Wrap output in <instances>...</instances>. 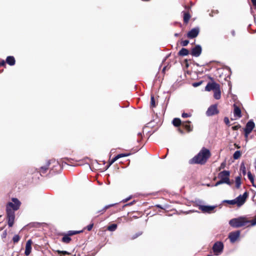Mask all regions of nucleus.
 Wrapping results in <instances>:
<instances>
[{"label": "nucleus", "instance_id": "f257e3e1", "mask_svg": "<svg viewBox=\"0 0 256 256\" xmlns=\"http://www.w3.org/2000/svg\"><path fill=\"white\" fill-rule=\"evenodd\" d=\"M210 150L203 147L196 156L190 160V164H204L210 158Z\"/></svg>", "mask_w": 256, "mask_h": 256}, {"label": "nucleus", "instance_id": "f03ea898", "mask_svg": "<svg viewBox=\"0 0 256 256\" xmlns=\"http://www.w3.org/2000/svg\"><path fill=\"white\" fill-rule=\"evenodd\" d=\"M250 222L246 220L244 216H240L237 218H234L229 221V224L234 228H238L246 226L250 224Z\"/></svg>", "mask_w": 256, "mask_h": 256}, {"label": "nucleus", "instance_id": "7ed1b4c3", "mask_svg": "<svg viewBox=\"0 0 256 256\" xmlns=\"http://www.w3.org/2000/svg\"><path fill=\"white\" fill-rule=\"evenodd\" d=\"M230 172L229 170H223L218 174V178L220 180L218 181L214 184L216 186L222 184H226L230 186L232 184V182L230 180Z\"/></svg>", "mask_w": 256, "mask_h": 256}, {"label": "nucleus", "instance_id": "20e7f679", "mask_svg": "<svg viewBox=\"0 0 256 256\" xmlns=\"http://www.w3.org/2000/svg\"><path fill=\"white\" fill-rule=\"evenodd\" d=\"M50 165V174H53L60 172L62 168L58 162L54 160H50L48 161V166Z\"/></svg>", "mask_w": 256, "mask_h": 256}, {"label": "nucleus", "instance_id": "39448f33", "mask_svg": "<svg viewBox=\"0 0 256 256\" xmlns=\"http://www.w3.org/2000/svg\"><path fill=\"white\" fill-rule=\"evenodd\" d=\"M12 202H8L6 206V212L8 210H12L14 212L18 210L21 204L20 202L16 198H12Z\"/></svg>", "mask_w": 256, "mask_h": 256}, {"label": "nucleus", "instance_id": "423d86ee", "mask_svg": "<svg viewBox=\"0 0 256 256\" xmlns=\"http://www.w3.org/2000/svg\"><path fill=\"white\" fill-rule=\"evenodd\" d=\"M78 234H80V230H70L66 234L62 233L60 235L63 236L61 241L65 244H69L72 240L70 236Z\"/></svg>", "mask_w": 256, "mask_h": 256}, {"label": "nucleus", "instance_id": "0eeeda50", "mask_svg": "<svg viewBox=\"0 0 256 256\" xmlns=\"http://www.w3.org/2000/svg\"><path fill=\"white\" fill-rule=\"evenodd\" d=\"M255 126V124L252 120H250L246 124V127L244 128V137L247 138L249 134L252 132Z\"/></svg>", "mask_w": 256, "mask_h": 256}, {"label": "nucleus", "instance_id": "6e6552de", "mask_svg": "<svg viewBox=\"0 0 256 256\" xmlns=\"http://www.w3.org/2000/svg\"><path fill=\"white\" fill-rule=\"evenodd\" d=\"M224 244L222 242H216L212 246V250L216 256L220 254L223 251Z\"/></svg>", "mask_w": 256, "mask_h": 256}, {"label": "nucleus", "instance_id": "1a4fd4ad", "mask_svg": "<svg viewBox=\"0 0 256 256\" xmlns=\"http://www.w3.org/2000/svg\"><path fill=\"white\" fill-rule=\"evenodd\" d=\"M6 212L8 226L9 227H12L14 222L15 213L14 210H9Z\"/></svg>", "mask_w": 256, "mask_h": 256}, {"label": "nucleus", "instance_id": "9d476101", "mask_svg": "<svg viewBox=\"0 0 256 256\" xmlns=\"http://www.w3.org/2000/svg\"><path fill=\"white\" fill-rule=\"evenodd\" d=\"M248 196V194L246 192H245L242 196L240 195L236 198L234 199L236 204L238 206H240L244 204L246 202V198Z\"/></svg>", "mask_w": 256, "mask_h": 256}, {"label": "nucleus", "instance_id": "9b49d317", "mask_svg": "<svg viewBox=\"0 0 256 256\" xmlns=\"http://www.w3.org/2000/svg\"><path fill=\"white\" fill-rule=\"evenodd\" d=\"M64 164H67L68 166H78L80 165L78 161L74 160L73 159L68 158H64L62 159V166H64Z\"/></svg>", "mask_w": 256, "mask_h": 256}, {"label": "nucleus", "instance_id": "f8f14e48", "mask_svg": "<svg viewBox=\"0 0 256 256\" xmlns=\"http://www.w3.org/2000/svg\"><path fill=\"white\" fill-rule=\"evenodd\" d=\"M202 52V48L200 45L197 44L192 49L190 54L195 57L199 56Z\"/></svg>", "mask_w": 256, "mask_h": 256}, {"label": "nucleus", "instance_id": "ddd939ff", "mask_svg": "<svg viewBox=\"0 0 256 256\" xmlns=\"http://www.w3.org/2000/svg\"><path fill=\"white\" fill-rule=\"evenodd\" d=\"M218 110L217 108V106L216 104L212 105L210 106L207 111H206V115L208 116H212L214 114H218Z\"/></svg>", "mask_w": 256, "mask_h": 256}, {"label": "nucleus", "instance_id": "4468645a", "mask_svg": "<svg viewBox=\"0 0 256 256\" xmlns=\"http://www.w3.org/2000/svg\"><path fill=\"white\" fill-rule=\"evenodd\" d=\"M200 32V28H192L188 32L187 34V36L189 38H196Z\"/></svg>", "mask_w": 256, "mask_h": 256}, {"label": "nucleus", "instance_id": "2eb2a0df", "mask_svg": "<svg viewBox=\"0 0 256 256\" xmlns=\"http://www.w3.org/2000/svg\"><path fill=\"white\" fill-rule=\"evenodd\" d=\"M240 230H236L230 232L228 235V238L231 242H234L240 236Z\"/></svg>", "mask_w": 256, "mask_h": 256}, {"label": "nucleus", "instance_id": "dca6fc26", "mask_svg": "<svg viewBox=\"0 0 256 256\" xmlns=\"http://www.w3.org/2000/svg\"><path fill=\"white\" fill-rule=\"evenodd\" d=\"M220 86V84L216 82H208L205 88V90L208 92H210L212 90H214Z\"/></svg>", "mask_w": 256, "mask_h": 256}, {"label": "nucleus", "instance_id": "f3484780", "mask_svg": "<svg viewBox=\"0 0 256 256\" xmlns=\"http://www.w3.org/2000/svg\"><path fill=\"white\" fill-rule=\"evenodd\" d=\"M216 207V206L200 205L198 208L204 212L210 213Z\"/></svg>", "mask_w": 256, "mask_h": 256}, {"label": "nucleus", "instance_id": "a211bd4d", "mask_svg": "<svg viewBox=\"0 0 256 256\" xmlns=\"http://www.w3.org/2000/svg\"><path fill=\"white\" fill-rule=\"evenodd\" d=\"M234 115L236 119L240 118L242 116L240 109L236 104H234Z\"/></svg>", "mask_w": 256, "mask_h": 256}, {"label": "nucleus", "instance_id": "6ab92c4d", "mask_svg": "<svg viewBox=\"0 0 256 256\" xmlns=\"http://www.w3.org/2000/svg\"><path fill=\"white\" fill-rule=\"evenodd\" d=\"M50 169V165L48 166V161L47 162L46 164L44 166H41L38 172L40 173V176H44L47 172V171Z\"/></svg>", "mask_w": 256, "mask_h": 256}, {"label": "nucleus", "instance_id": "aec40b11", "mask_svg": "<svg viewBox=\"0 0 256 256\" xmlns=\"http://www.w3.org/2000/svg\"><path fill=\"white\" fill-rule=\"evenodd\" d=\"M32 244V241L30 240H28L26 243L24 254L27 256H28L31 252Z\"/></svg>", "mask_w": 256, "mask_h": 256}, {"label": "nucleus", "instance_id": "412c9836", "mask_svg": "<svg viewBox=\"0 0 256 256\" xmlns=\"http://www.w3.org/2000/svg\"><path fill=\"white\" fill-rule=\"evenodd\" d=\"M5 62L8 64L10 66H12L15 64L16 60L13 56H8L6 58Z\"/></svg>", "mask_w": 256, "mask_h": 256}, {"label": "nucleus", "instance_id": "4be33fe9", "mask_svg": "<svg viewBox=\"0 0 256 256\" xmlns=\"http://www.w3.org/2000/svg\"><path fill=\"white\" fill-rule=\"evenodd\" d=\"M214 98L216 100H219L220 99L221 97V92L220 90V86L217 88L216 90H214Z\"/></svg>", "mask_w": 256, "mask_h": 256}, {"label": "nucleus", "instance_id": "5701e85b", "mask_svg": "<svg viewBox=\"0 0 256 256\" xmlns=\"http://www.w3.org/2000/svg\"><path fill=\"white\" fill-rule=\"evenodd\" d=\"M189 54V50L186 48H182L178 52L180 56H186Z\"/></svg>", "mask_w": 256, "mask_h": 256}, {"label": "nucleus", "instance_id": "b1692460", "mask_svg": "<svg viewBox=\"0 0 256 256\" xmlns=\"http://www.w3.org/2000/svg\"><path fill=\"white\" fill-rule=\"evenodd\" d=\"M235 183H236V188L237 189H239L240 187L242 182H241V177L240 176H238L235 178Z\"/></svg>", "mask_w": 256, "mask_h": 256}, {"label": "nucleus", "instance_id": "393cba45", "mask_svg": "<svg viewBox=\"0 0 256 256\" xmlns=\"http://www.w3.org/2000/svg\"><path fill=\"white\" fill-rule=\"evenodd\" d=\"M190 121H186L182 124V126L188 132H190L192 130V128H191V126H190Z\"/></svg>", "mask_w": 256, "mask_h": 256}, {"label": "nucleus", "instance_id": "a878e982", "mask_svg": "<svg viewBox=\"0 0 256 256\" xmlns=\"http://www.w3.org/2000/svg\"><path fill=\"white\" fill-rule=\"evenodd\" d=\"M172 124L175 126H178L181 124V120L179 118H174L172 120Z\"/></svg>", "mask_w": 256, "mask_h": 256}, {"label": "nucleus", "instance_id": "bb28decb", "mask_svg": "<svg viewBox=\"0 0 256 256\" xmlns=\"http://www.w3.org/2000/svg\"><path fill=\"white\" fill-rule=\"evenodd\" d=\"M190 18V14L188 12H185L184 16V21L185 23H188Z\"/></svg>", "mask_w": 256, "mask_h": 256}, {"label": "nucleus", "instance_id": "cd10ccee", "mask_svg": "<svg viewBox=\"0 0 256 256\" xmlns=\"http://www.w3.org/2000/svg\"><path fill=\"white\" fill-rule=\"evenodd\" d=\"M116 228L117 224H113L108 226V230L110 232H114L116 229Z\"/></svg>", "mask_w": 256, "mask_h": 256}, {"label": "nucleus", "instance_id": "c85d7f7f", "mask_svg": "<svg viewBox=\"0 0 256 256\" xmlns=\"http://www.w3.org/2000/svg\"><path fill=\"white\" fill-rule=\"evenodd\" d=\"M241 156V152L240 150H236L233 154V158L234 160H238Z\"/></svg>", "mask_w": 256, "mask_h": 256}, {"label": "nucleus", "instance_id": "c756f323", "mask_svg": "<svg viewBox=\"0 0 256 256\" xmlns=\"http://www.w3.org/2000/svg\"><path fill=\"white\" fill-rule=\"evenodd\" d=\"M116 204H111L109 205L106 206L102 210L98 212V213L101 212L102 214L104 213L108 208H110L111 206H114Z\"/></svg>", "mask_w": 256, "mask_h": 256}, {"label": "nucleus", "instance_id": "7c9ffc66", "mask_svg": "<svg viewBox=\"0 0 256 256\" xmlns=\"http://www.w3.org/2000/svg\"><path fill=\"white\" fill-rule=\"evenodd\" d=\"M240 170L242 172V174L244 176L246 174V168L244 162L242 163L240 166Z\"/></svg>", "mask_w": 256, "mask_h": 256}, {"label": "nucleus", "instance_id": "2f4dec72", "mask_svg": "<svg viewBox=\"0 0 256 256\" xmlns=\"http://www.w3.org/2000/svg\"><path fill=\"white\" fill-rule=\"evenodd\" d=\"M20 240V236L18 234L14 236L12 238V241L14 244L18 242Z\"/></svg>", "mask_w": 256, "mask_h": 256}, {"label": "nucleus", "instance_id": "473e14b6", "mask_svg": "<svg viewBox=\"0 0 256 256\" xmlns=\"http://www.w3.org/2000/svg\"><path fill=\"white\" fill-rule=\"evenodd\" d=\"M248 179L250 180V182L252 183H254V178L252 176V174L251 172H248Z\"/></svg>", "mask_w": 256, "mask_h": 256}, {"label": "nucleus", "instance_id": "72a5a7b5", "mask_svg": "<svg viewBox=\"0 0 256 256\" xmlns=\"http://www.w3.org/2000/svg\"><path fill=\"white\" fill-rule=\"evenodd\" d=\"M150 106L152 108L156 106L155 100L153 96H152L150 98Z\"/></svg>", "mask_w": 256, "mask_h": 256}, {"label": "nucleus", "instance_id": "f704fd0d", "mask_svg": "<svg viewBox=\"0 0 256 256\" xmlns=\"http://www.w3.org/2000/svg\"><path fill=\"white\" fill-rule=\"evenodd\" d=\"M224 202H226L230 204L234 205L236 204L234 199L232 200H224L223 201Z\"/></svg>", "mask_w": 256, "mask_h": 256}, {"label": "nucleus", "instance_id": "c9c22d12", "mask_svg": "<svg viewBox=\"0 0 256 256\" xmlns=\"http://www.w3.org/2000/svg\"><path fill=\"white\" fill-rule=\"evenodd\" d=\"M93 226V224H90L86 228H84L82 230H81V233L85 229H87L88 230L90 231L92 229Z\"/></svg>", "mask_w": 256, "mask_h": 256}, {"label": "nucleus", "instance_id": "e433bc0d", "mask_svg": "<svg viewBox=\"0 0 256 256\" xmlns=\"http://www.w3.org/2000/svg\"><path fill=\"white\" fill-rule=\"evenodd\" d=\"M58 253L60 254V256L66 255V254H70L68 252L66 251H61V250H58Z\"/></svg>", "mask_w": 256, "mask_h": 256}, {"label": "nucleus", "instance_id": "4c0bfd02", "mask_svg": "<svg viewBox=\"0 0 256 256\" xmlns=\"http://www.w3.org/2000/svg\"><path fill=\"white\" fill-rule=\"evenodd\" d=\"M142 234V232H138L136 233V234H134L132 236V239L134 240V239L136 238H138V236H140Z\"/></svg>", "mask_w": 256, "mask_h": 256}, {"label": "nucleus", "instance_id": "58836bf2", "mask_svg": "<svg viewBox=\"0 0 256 256\" xmlns=\"http://www.w3.org/2000/svg\"><path fill=\"white\" fill-rule=\"evenodd\" d=\"M188 43H189L188 40H184L181 42V44L183 46H186L188 44Z\"/></svg>", "mask_w": 256, "mask_h": 256}, {"label": "nucleus", "instance_id": "ea45409f", "mask_svg": "<svg viewBox=\"0 0 256 256\" xmlns=\"http://www.w3.org/2000/svg\"><path fill=\"white\" fill-rule=\"evenodd\" d=\"M129 155V154H118L116 156L117 158H122V157H125V156H127Z\"/></svg>", "mask_w": 256, "mask_h": 256}, {"label": "nucleus", "instance_id": "a19ab883", "mask_svg": "<svg viewBox=\"0 0 256 256\" xmlns=\"http://www.w3.org/2000/svg\"><path fill=\"white\" fill-rule=\"evenodd\" d=\"M249 221L250 222V224L251 226L256 225V216H255L253 220Z\"/></svg>", "mask_w": 256, "mask_h": 256}, {"label": "nucleus", "instance_id": "79ce46f5", "mask_svg": "<svg viewBox=\"0 0 256 256\" xmlns=\"http://www.w3.org/2000/svg\"><path fill=\"white\" fill-rule=\"evenodd\" d=\"M191 116V114H188L186 112H183L182 114V116L183 118H186L188 117H190Z\"/></svg>", "mask_w": 256, "mask_h": 256}, {"label": "nucleus", "instance_id": "37998d69", "mask_svg": "<svg viewBox=\"0 0 256 256\" xmlns=\"http://www.w3.org/2000/svg\"><path fill=\"white\" fill-rule=\"evenodd\" d=\"M202 82V81H200V82H194V83L192 84V86L194 87H197V86H200V85H201Z\"/></svg>", "mask_w": 256, "mask_h": 256}, {"label": "nucleus", "instance_id": "c03bdc74", "mask_svg": "<svg viewBox=\"0 0 256 256\" xmlns=\"http://www.w3.org/2000/svg\"><path fill=\"white\" fill-rule=\"evenodd\" d=\"M226 162L224 161L220 164V166L219 168L220 170L221 169L224 168L226 167Z\"/></svg>", "mask_w": 256, "mask_h": 256}, {"label": "nucleus", "instance_id": "a18cd8bd", "mask_svg": "<svg viewBox=\"0 0 256 256\" xmlns=\"http://www.w3.org/2000/svg\"><path fill=\"white\" fill-rule=\"evenodd\" d=\"M240 127H241V126L240 124H238L236 126H232V129L234 130H238L240 128Z\"/></svg>", "mask_w": 256, "mask_h": 256}, {"label": "nucleus", "instance_id": "49530a36", "mask_svg": "<svg viewBox=\"0 0 256 256\" xmlns=\"http://www.w3.org/2000/svg\"><path fill=\"white\" fill-rule=\"evenodd\" d=\"M6 236H7V232H6V230H5L3 232L2 234V238H6Z\"/></svg>", "mask_w": 256, "mask_h": 256}, {"label": "nucleus", "instance_id": "de8ad7c7", "mask_svg": "<svg viewBox=\"0 0 256 256\" xmlns=\"http://www.w3.org/2000/svg\"><path fill=\"white\" fill-rule=\"evenodd\" d=\"M224 120L226 124L230 126V121L228 117H225Z\"/></svg>", "mask_w": 256, "mask_h": 256}, {"label": "nucleus", "instance_id": "09e8293b", "mask_svg": "<svg viewBox=\"0 0 256 256\" xmlns=\"http://www.w3.org/2000/svg\"><path fill=\"white\" fill-rule=\"evenodd\" d=\"M118 160V158H117V156H116L114 158H113V159L110 162L108 166H110L112 164H113L114 162H116Z\"/></svg>", "mask_w": 256, "mask_h": 256}, {"label": "nucleus", "instance_id": "8fccbe9b", "mask_svg": "<svg viewBox=\"0 0 256 256\" xmlns=\"http://www.w3.org/2000/svg\"><path fill=\"white\" fill-rule=\"evenodd\" d=\"M6 66V62L4 60H0V67L1 66Z\"/></svg>", "mask_w": 256, "mask_h": 256}, {"label": "nucleus", "instance_id": "3c124183", "mask_svg": "<svg viewBox=\"0 0 256 256\" xmlns=\"http://www.w3.org/2000/svg\"><path fill=\"white\" fill-rule=\"evenodd\" d=\"M253 5L256 8V0H251Z\"/></svg>", "mask_w": 256, "mask_h": 256}, {"label": "nucleus", "instance_id": "603ef678", "mask_svg": "<svg viewBox=\"0 0 256 256\" xmlns=\"http://www.w3.org/2000/svg\"><path fill=\"white\" fill-rule=\"evenodd\" d=\"M231 34H232V36H234L235 35H236V32H235V31L234 30H232L231 31Z\"/></svg>", "mask_w": 256, "mask_h": 256}, {"label": "nucleus", "instance_id": "864d4df0", "mask_svg": "<svg viewBox=\"0 0 256 256\" xmlns=\"http://www.w3.org/2000/svg\"><path fill=\"white\" fill-rule=\"evenodd\" d=\"M156 207L158 208H162V209H164L163 207L160 205V204H157L156 206Z\"/></svg>", "mask_w": 256, "mask_h": 256}, {"label": "nucleus", "instance_id": "5fc2aeb1", "mask_svg": "<svg viewBox=\"0 0 256 256\" xmlns=\"http://www.w3.org/2000/svg\"><path fill=\"white\" fill-rule=\"evenodd\" d=\"M134 201L128 204H126L124 206H131L133 204Z\"/></svg>", "mask_w": 256, "mask_h": 256}, {"label": "nucleus", "instance_id": "6e6d98bb", "mask_svg": "<svg viewBox=\"0 0 256 256\" xmlns=\"http://www.w3.org/2000/svg\"><path fill=\"white\" fill-rule=\"evenodd\" d=\"M254 168H255L256 170V159L254 160Z\"/></svg>", "mask_w": 256, "mask_h": 256}, {"label": "nucleus", "instance_id": "4d7b16f0", "mask_svg": "<svg viewBox=\"0 0 256 256\" xmlns=\"http://www.w3.org/2000/svg\"><path fill=\"white\" fill-rule=\"evenodd\" d=\"M129 199H130V198H127L126 200H124V202H127Z\"/></svg>", "mask_w": 256, "mask_h": 256}, {"label": "nucleus", "instance_id": "13d9d810", "mask_svg": "<svg viewBox=\"0 0 256 256\" xmlns=\"http://www.w3.org/2000/svg\"><path fill=\"white\" fill-rule=\"evenodd\" d=\"M252 185L253 186H256V184H254V183H252Z\"/></svg>", "mask_w": 256, "mask_h": 256}, {"label": "nucleus", "instance_id": "bf43d9fd", "mask_svg": "<svg viewBox=\"0 0 256 256\" xmlns=\"http://www.w3.org/2000/svg\"><path fill=\"white\" fill-rule=\"evenodd\" d=\"M174 36H178V34H174Z\"/></svg>", "mask_w": 256, "mask_h": 256}, {"label": "nucleus", "instance_id": "052dcab7", "mask_svg": "<svg viewBox=\"0 0 256 256\" xmlns=\"http://www.w3.org/2000/svg\"><path fill=\"white\" fill-rule=\"evenodd\" d=\"M165 68H164L163 70H165Z\"/></svg>", "mask_w": 256, "mask_h": 256}, {"label": "nucleus", "instance_id": "680f3d73", "mask_svg": "<svg viewBox=\"0 0 256 256\" xmlns=\"http://www.w3.org/2000/svg\"><path fill=\"white\" fill-rule=\"evenodd\" d=\"M208 256H210V255H208Z\"/></svg>", "mask_w": 256, "mask_h": 256}, {"label": "nucleus", "instance_id": "e2e57ef3", "mask_svg": "<svg viewBox=\"0 0 256 256\" xmlns=\"http://www.w3.org/2000/svg\"><path fill=\"white\" fill-rule=\"evenodd\" d=\"M256 188V186H254Z\"/></svg>", "mask_w": 256, "mask_h": 256}, {"label": "nucleus", "instance_id": "0e129e2a", "mask_svg": "<svg viewBox=\"0 0 256 256\" xmlns=\"http://www.w3.org/2000/svg\"><path fill=\"white\" fill-rule=\"evenodd\" d=\"M2 229H0V230H1Z\"/></svg>", "mask_w": 256, "mask_h": 256}]
</instances>
